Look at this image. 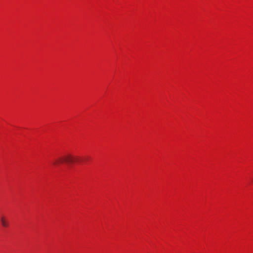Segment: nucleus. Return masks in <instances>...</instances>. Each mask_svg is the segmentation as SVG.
Returning a JSON list of instances; mask_svg holds the SVG:
<instances>
[{"label": "nucleus", "instance_id": "nucleus-1", "mask_svg": "<svg viewBox=\"0 0 253 253\" xmlns=\"http://www.w3.org/2000/svg\"><path fill=\"white\" fill-rule=\"evenodd\" d=\"M80 162H81V159L79 157L69 154L55 159L53 162V165L57 167L64 163L67 164H72Z\"/></svg>", "mask_w": 253, "mask_h": 253}, {"label": "nucleus", "instance_id": "nucleus-2", "mask_svg": "<svg viewBox=\"0 0 253 253\" xmlns=\"http://www.w3.org/2000/svg\"><path fill=\"white\" fill-rule=\"evenodd\" d=\"M0 222L3 227L8 228L9 226V222L8 218L3 215L0 217Z\"/></svg>", "mask_w": 253, "mask_h": 253}]
</instances>
